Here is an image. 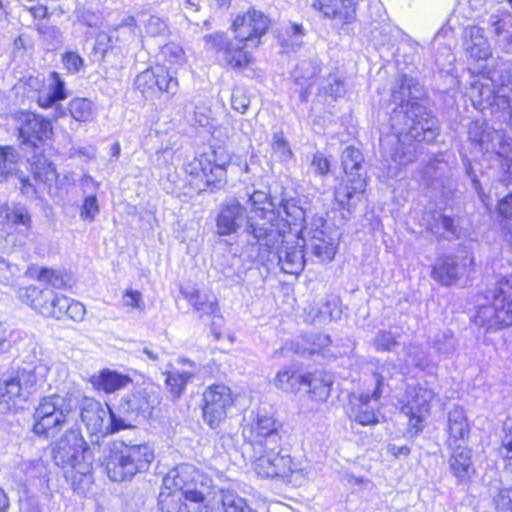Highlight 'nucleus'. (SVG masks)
I'll return each instance as SVG.
<instances>
[{
  "instance_id": "obj_1",
  "label": "nucleus",
  "mask_w": 512,
  "mask_h": 512,
  "mask_svg": "<svg viewBox=\"0 0 512 512\" xmlns=\"http://www.w3.org/2000/svg\"><path fill=\"white\" fill-rule=\"evenodd\" d=\"M422 94L419 83L407 75L397 78L390 89L392 132L380 137L382 163L390 176L416 159L414 142L431 143L438 135L436 118L418 102Z\"/></svg>"
},
{
  "instance_id": "obj_2",
  "label": "nucleus",
  "mask_w": 512,
  "mask_h": 512,
  "mask_svg": "<svg viewBox=\"0 0 512 512\" xmlns=\"http://www.w3.org/2000/svg\"><path fill=\"white\" fill-rule=\"evenodd\" d=\"M274 204L266 191L254 190L248 193L246 206L238 199L227 200L221 207L217 217V232L220 235L235 233L244 223L245 231L255 244L274 246L280 236L281 228H275Z\"/></svg>"
},
{
  "instance_id": "obj_3",
  "label": "nucleus",
  "mask_w": 512,
  "mask_h": 512,
  "mask_svg": "<svg viewBox=\"0 0 512 512\" xmlns=\"http://www.w3.org/2000/svg\"><path fill=\"white\" fill-rule=\"evenodd\" d=\"M269 24L270 20L263 12L251 8L233 21L235 41L227 39L222 33H214L204 36L205 47L218 53L230 67H245L251 61V55L245 49L259 46Z\"/></svg>"
},
{
  "instance_id": "obj_4",
  "label": "nucleus",
  "mask_w": 512,
  "mask_h": 512,
  "mask_svg": "<svg viewBox=\"0 0 512 512\" xmlns=\"http://www.w3.org/2000/svg\"><path fill=\"white\" fill-rule=\"evenodd\" d=\"M50 449L53 462L65 471L74 490H84L92 483L93 457L80 429L66 430Z\"/></svg>"
},
{
  "instance_id": "obj_5",
  "label": "nucleus",
  "mask_w": 512,
  "mask_h": 512,
  "mask_svg": "<svg viewBox=\"0 0 512 512\" xmlns=\"http://www.w3.org/2000/svg\"><path fill=\"white\" fill-rule=\"evenodd\" d=\"M154 459L155 451L147 443L113 441L106 447L102 464L112 481L123 482L148 471Z\"/></svg>"
},
{
  "instance_id": "obj_6",
  "label": "nucleus",
  "mask_w": 512,
  "mask_h": 512,
  "mask_svg": "<svg viewBox=\"0 0 512 512\" xmlns=\"http://www.w3.org/2000/svg\"><path fill=\"white\" fill-rule=\"evenodd\" d=\"M266 449V452H253V469L261 477L287 478L294 485H302L314 477L315 472L309 464H296L288 454Z\"/></svg>"
},
{
  "instance_id": "obj_7",
  "label": "nucleus",
  "mask_w": 512,
  "mask_h": 512,
  "mask_svg": "<svg viewBox=\"0 0 512 512\" xmlns=\"http://www.w3.org/2000/svg\"><path fill=\"white\" fill-rule=\"evenodd\" d=\"M491 303L479 306L474 323L487 332L512 325V274L499 280L489 292Z\"/></svg>"
},
{
  "instance_id": "obj_8",
  "label": "nucleus",
  "mask_w": 512,
  "mask_h": 512,
  "mask_svg": "<svg viewBox=\"0 0 512 512\" xmlns=\"http://www.w3.org/2000/svg\"><path fill=\"white\" fill-rule=\"evenodd\" d=\"M75 408L74 400L68 396L53 394L41 398L33 415V432L45 438L54 436L75 416Z\"/></svg>"
},
{
  "instance_id": "obj_9",
  "label": "nucleus",
  "mask_w": 512,
  "mask_h": 512,
  "mask_svg": "<svg viewBox=\"0 0 512 512\" xmlns=\"http://www.w3.org/2000/svg\"><path fill=\"white\" fill-rule=\"evenodd\" d=\"M207 480L204 475L191 464H180L171 469L163 478L161 491H169L171 494L180 493L194 504H202L205 500L204 492L199 489L205 485Z\"/></svg>"
},
{
  "instance_id": "obj_10",
  "label": "nucleus",
  "mask_w": 512,
  "mask_h": 512,
  "mask_svg": "<svg viewBox=\"0 0 512 512\" xmlns=\"http://www.w3.org/2000/svg\"><path fill=\"white\" fill-rule=\"evenodd\" d=\"M302 241L320 262H330L334 259L339 234L327 225L323 217L315 216L311 222L301 230Z\"/></svg>"
},
{
  "instance_id": "obj_11",
  "label": "nucleus",
  "mask_w": 512,
  "mask_h": 512,
  "mask_svg": "<svg viewBox=\"0 0 512 512\" xmlns=\"http://www.w3.org/2000/svg\"><path fill=\"white\" fill-rule=\"evenodd\" d=\"M228 159H219L217 153L204 154L185 165L186 173L199 180V190L210 189L211 191L223 188L227 182L226 165Z\"/></svg>"
},
{
  "instance_id": "obj_12",
  "label": "nucleus",
  "mask_w": 512,
  "mask_h": 512,
  "mask_svg": "<svg viewBox=\"0 0 512 512\" xmlns=\"http://www.w3.org/2000/svg\"><path fill=\"white\" fill-rule=\"evenodd\" d=\"M509 83V76L498 86L492 77L482 75L471 83L468 94L478 110L496 108L504 111L509 108Z\"/></svg>"
},
{
  "instance_id": "obj_13",
  "label": "nucleus",
  "mask_w": 512,
  "mask_h": 512,
  "mask_svg": "<svg viewBox=\"0 0 512 512\" xmlns=\"http://www.w3.org/2000/svg\"><path fill=\"white\" fill-rule=\"evenodd\" d=\"M159 403V392L154 388L136 389L121 398L116 413L125 420L126 428H130L131 422H139L151 417Z\"/></svg>"
},
{
  "instance_id": "obj_14",
  "label": "nucleus",
  "mask_w": 512,
  "mask_h": 512,
  "mask_svg": "<svg viewBox=\"0 0 512 512\" xmlns=\"http://www.w3.org/2000/svg\"><path fill=\"white\" fill-rule=\"evenodd\" d=\"M81 420L93 434H113L126 429L125 420L121 419L107 404L88 399L81 409Z\"/></svg>"
},
{
  "instance_id": "obj_15",
  "label": "nucleus",
  "mask_w": 512,
  "mask_h": 512,
  "mask_svg": "<svg viewBox=\"0 0 512 512\" xmlns=\"http://www.w3.org/2000/svg\"><path fill=\"white\" fill-rule=\"evenodd\" d=\"M36 383L33 371L18 370L0 379V413L17 409L27 400L30 389Z\"/></svg>"
},
{
  "instance_id": "obj_16",
  "label": "nucleus",
  "mask_w": 512,
  "mask_h": 512,
  "mask_svg": "<svg viewBox=\"0 0 512 512\" xmlns=\"http://www.w3.org/2000/svg\"><path fill=\"white\" fill-rule=\"evenodd\" d=\"M242 435L253 452H266V449L280 446L276 422L267 413L258 412L256 418L243 427Z\"/></svg>"
},
{
  "instance_id": "obj_17",
  "label": "nucleus",
  "mask_w": 512,
  "mask_h": 512,
  "mask_svg": "<svg viewBox=\"0 0 512 512\" xmlns=\"http://www.w3.org/2000/svg\"><path fill=\"white\" fill-rule=\"evenodd\" d=\"M135 87L146 98H153L160 94H165L170 98L177 93L179 82L164 66L156 65L137 75Z\"/></svg>"
},
{
  "instance_id": "obj_18",
  "label": "nucleus",
  "mask_w": 512,
  "mask_h": 512,
  "mask_svg": "<svg viewBox=\"0 0 512 512\" xmlns=\"http://www.w3.org/2000/svg\"><path fill=\"white\" fill-rule=\"evenodd\" d=\"M24 86L28 96L34 98L42 108L52 107L67 97L64 82L56 72H50L47 77L42 74L29 76Z\"/></svg>"
},
{
  "instance_id": "obj_19",
  "label": "nucleus",
  "mask_w": 512,
  "mask_h": 512,
  "mask_svg": "<svg viewBox=\"0 0 512 512\" xmlns=\"http://www.w3.org/2000/svg\"><path fill=\"white\" fill-rule=\"evenodd\" d=\"M204 421L216 429L226 419L228 411L234 404V398L229 387L223 384L212 385L203 393Z\"/></svg>"
},
{
  "instance_id": "obj_20",
  "label": "nucleus",
  "mask_w": 512,
  "mask_h": 512,
  "mask_svg": "<svg viewBox=\"0 0 512 512\" xmlns=\"http://www.w3.org/2000/svg\"><path fill=\"white\" fill-rule=\"evenodd\" d=\"M277 258L278 265L286 274L298 275L304 268L305 258L303 244L297 238V234L288 232L281 236L274 246H264Z\"/></svg>"
},
{
  "instance_id": "obj_21",
  "label": "nucleus",
  "mask_w": 512,
  "mask_h": 512,
  "mask_svg": "<svg viewBox=\"0 0 512 512\" xmlns=\"http://www.w3.org/2000/svg\"><path fill=\"white\" fill-rule=\"evenodd\" d=\"M433 390L417 386L411 392V399L403 406L402 412L408 417L409 432L418 434L424 428V421L430 411V403L434 399Z\"/></svg>"
},
{
  "instance_id": "obj_22",
  "label": "nucleus",
  "mask_w": 512,
  "mask_h": 512,
  "mask_svg": "<svg viewBox=\"0 0 512 512\" xmlns=\"http://www.w3.org/2000/svg\"><path fill=\"white\" fill-rule=\"evenodd\" d=\"M473 258L468 255L454 256L447 255L438 258L433 266L432 278L441 285L450 286L454 284L459 277L467 274L471 270Z\"/></svg>"
},
{
  "instance_id": "obj_23",
  "label": "nucleus",
  "mask_w": 512,
  "mask_h": 512,
  "mask_svg": "<svg viewBox=\"0 0 512 512\" xmlns=\"http://www.w3.org/2000/svg\"><path fill=\"white\" fill-rule=\"evenodd\" d=\"M376 389L372 395L361 394L350 396V417L357 423L363 426L375 425L379 423V414L376 412L374 405L371 401L375 402L381 396V386L383 383V377L381 375H375Z\"/></svg>"
},
{
  "instance_id": "obj_24",
  "label": "nucleus",
  "mask_w": 512,
  "mask_h": 512,
  "mask_svg": "<svg viewBox=\"0 0 512 512\" xmlns=\"http://www.w3.org/2000/svg\"><path fill=\"white\" fill-rule=\"evenodd\" d=\"M303 203L300 198H289L281 201V208L286 218H279V215L275 213V220H273L275 224L274 227L281 228L282 230L275 244L279 241L281 236L288 235V232H292L293 227V234L301 233V230H304L305 226H303V224L305 222L306 209Z\"/></svg>"
},
{
  "instance_id": "obj_25",
  "label": "nucleus",
  "mask_w": 512,
  "mask_h": 512,
  "mask_svg": "<svg viewBox=\"0 0 512 512\" xmlns=\"http://www.w3.org/2000/svg\"><path fill=\"white\" fill-rule=\"evenodd\" d=\"M19 136L24 143L37 146L52 135L51 122L32 112H21L18 116Z\"/></svg>"
},
{
  "instance_id": "obj_26",
  "label": "nucleus",
  "mask_w": 512,
  "mask_h": 512,
  "mask_svg": "<svg viewBox=\"0 0 512 512\" xmlns=\"http://www.w3.org/2000/svg\"><path fill=\"white\" fill-rule=\"evenodd\" d=\"M506 15V11L497 8L494 13L483 18L482 23L487 25L495 46L504 53L512 54V22L505 20Z\"/></svg>"
},
{
  "instance_id": "obj_27",
  "label": "nucleus",
  "mask_w": 512,
  "mask_h": 512,
  "mask_svg": "<svg viewBox=\"0 0 512 512\" xmlns=\"http://www.w3.org/2000/svg\"><path fill=\"white\" fill-rule=\"evenodd\" d=\"M312 6L323 17L341 24L352 22L356 14L353 0H314Z\"/></svg>"
},
{
  "instance_id": "obj_28",
  "label": "nucleus",
  "mask_w": 512,
  "mask_h": 512,
  "mask_svg": "<svg viewBox=\"0 0 512 512\" xmlns=\"http://www.w3.org/2000/svg\"><path fill=\"white\" fill-rule=\"evenodd\" d=\"M365 189V177H352L336 187L334 199L341 209L351 212L361 201Z\"/></svg>"
},
{
  "instance_id": "obj_29",
  "label": "nucleus",
  "mask_w": 512,
  "mask_h": 512,
  "mask_svg": "<svg viewBox=\"0 0 512 512\" xmlns=\"http://www.w3.org/2000/svg\"><path fill=\"white\" fill-rule=\"evenodd\" d=\"M462 45L466 54L475 60H485L492 55L490 43L482 27L465 28Z\"/></svg>"
},
{
  "instance_id": "obj_30",
  "label": "nucleus",
  "mask_w": 512,
  "mask_h": 512,
  "mask_svg": "<svg viewBox=\"0 0 512 512\" xmlns=\"http://www.w3.org/2000/svg\"><path fill=\"white\" fill-rule=\"evenodd\" d=\"M452 453L449 458L451 473L459 483H466L475 473L472 462V450L462 444L448 447Z\"/></svg>"
},
{
  "instance_id": "obj_31",
  "label": "nucleus",
  "mask_w": 512,
  "mask_h": 512,
  "mask_svg": "<svg viewBox=\"0 0 512 512\" xmlns=\"http://www.w3.org/2000/svg\"><path fill=\"white\" fill-rule=\"evenodd\" d=\"M446 431L448 433V447H455V445L462 444L468 440L470 425L463 408L455 406L448 412Z\"/></svg>"
},
{
  "instance_id": "obj_32",
  "label": "nucleus",
  "mask_w": 512,
  "mask_h": 512,
  "mask_svg": "<svg viewBox=\"0 0 512 512\" xmlns=\"http://www.w3.org/2000/svg\"><path fill=\"white\" fill-rule=\"evenodd\" d=\"M492 143L486 146V152L497 156L501 170L508 174L506 180L512 179V139H506L501 131L492 132Z\"/></svg>"
},
{
  "instance_id": "obj_33",
  "label": "nucleus",
  "mask_w": 512,
  "mask_h": 512,
  "mask_svg": "<svg viewBox=\"0 0 512 512\" xmlns=\"http://www.w3.org/2000/svg\"><path fill=\"white\" fill-rule=\"evenodd\" d=\"M131 381L129 376L109 369L102 370L99 375L93 376L92 378L94 387L106 393H114L117 390L125 388Z\"/></svg>"
},
{
  "instance_id": "obj_34",
  "label": "nucleus",
  "mask_w": 512,
  "mask_h": 512,
  "mask_svg": "<svg viewBox=\"0 0 512 512\" xmlns=\"http://www.w3.org/2000/svg\"><path fill=\"white\" fill-rule=\"evenodd\" d=\"M184 297L201 314L216 315L219 311L218 300L211 292L199 291L197 289L183 290Z\"/></svg>"
},
{
  "instance_id": "obj_35",
  "label": "nucleus",
  "mask_w": 512,
  "mask_h": 512,
  "mask_svg": "<svg viewBox=\"0 0 512 512\" xmlns=\"http://www.w3.org/2000/svg\"><path fill=\"white\" fill-rule=\"evenodd\" d=\"M333 380L331 376L322 373L307 374L304 385H307L308 394L311 400L326 402L330 396Z\"/></svg>"
},
{
  "instance_id": "obj_36",
  "label": "nucleus",
  "mask_w": 512,
  "mask_h": 512,
  "mask_svg": "<svg viewBox=\"0 0 512 512\" xmlns=\"http://www.w3.org/2000/svg\"><path fill=\"white\" fill-rule=\"evenodd\" d=\"M180 493L171 494L169 491H160L158 506L161 512H202L201 504L183 502Z\"/></svg>"
},
{
  "instance_id": "obj_37",
  "label": "nucleus",
  "mask_w": 512,
  "mask_h": 512,
  "mask_svg": "<svg viewBox=\"0 0 512 512\" xmlns=\"http://www.w3.org/2000/svg\"><path fill=\"white\" fill-rule=\"evenodd\" d=\"M363 155L361 151L353 146L346 147L341 154V164L346 175V179L352 177H365L366 172L363 167Z\"/></svg>"
},
{
  "instance_id": "obj_38",
  "label": "nucleus",
  "mask_w": 512,
  "mask_h": 512,
  "mask_svg": "<svg viewBox=\"0 0 512 512\" xmlns=\"http://www.w3.org/2000/svg\"><path fill=\"white\" fill-rule=\"evenodd\" d=\"M402 36V31L390 23L377 22L371 29V39L375 46L394 47Z\"/></svg>"
},
{
  "instance_id": "obj_39",
  "label": "nucleus",
  "mask_w": 512,
  "mask_h": 512,
  "mask_svg": "<svg viewBox=\"0 0 512 512\" xmlns=\"http://www.w3.org/2000/svg\"><path fill=\"white\" fill-rule=\"evenodd\" d=\"M320 71L319 67L312 61H302L294 71L293 77L296 84L305 86L300 91V98L305 101L308 94V89L311 86L309 82Z\"/></svg>"
},
{
  "instance_id": "obj_40",
  "label": "nucleus",
  "mask_w": 512,
  "mask_h": 512,
  "mask_svg": "<svg viewBox=\"0 0 512 512\" xmlns=\"http://www.w3.org/2000/svg\"><path fill=\"white\" fill-rule=\"evenodd\" d=\"M307 374H299L292 369H284L277 373L274 384L284 392H296L304 385Z\"/></svg>"
},
{
  "instance_id": "obj_41",
  "label": "nucleus",
  "mask_w": 512,
  "mask_h": 512,
  "mask_svg": "<svg viewBox=\"0 0 512 512\" xmlns=\"http://www.w3.org/2000/svg\"><path fill=\"white\" fill-rule=\"evenodd\" d=\"M408 365L414 366L421 371L433 374L436 370V364L429 358L427 352H425L418 345H409L406 350Z\"/></svg>"
},
{
  "instance_id": "obj_42",
  "label": "nucleus",
  "mask_w": 512,
  "mask_h": 512,
  "mask_svg": "<svg viewBox=\"0 0 512 512\" xmlns=\"http://www.w3.org/2000/svg\"><path fill=\"white\" fill-rule=\"evenodd\" d=\"M0 217H3L8 224L22 225L29 230L31 228V216L26 207L22 205H1Z\"/></svg>"
},
{
  "instance_id": "obj_43",
  "label": "nucleus",
  "mask_w": 512,
  "mask_h": 512,
  "mask_svg": "<svg viewBox=\"0 0 512 512\" xmlns=\"http://www.w3.org/2000/svg\"><path fill=\"white\" fill-rule=\"evenodd\" d=\"M49 292L50 289L48 288L41 289L39 287L30 285L19 289V297L24 303L41 314V307L46 305V302L49 298L47 294Z\"/></svg>"
},
{
  "instance_id": "obj_44",
  "label": "nucleus",
  "mask_w": 512,
  "mask_h": 512,
  "mask_svg": "<svg viewBox=\"0 0 512 512\" xmlns=\"http://www.w3.org/2000/svg\"><path fill=\"white\" fill-rule=\"evenodd\" d=\"M492 132H498V130L479 121L471 123L468 129L469 139L479 147L481 152H486V146L492 143Z\"/></svg>"
},
{
  "instance_id": "obj_45",
  "label": "nucleus",
  "mask_w": 512,
  "mask_h": 512,
  "mask_svg": "<svg viewBox=\"0 0 512 512\" xmlns=\"http://www.w3.org/2000/svg\"><path fill=\"white\" fill-rule=\"evenodd\" d=\"M220 501L225 512H256L244 498L230 489L220 490Z\"/></svg>"
},
{
  "instance_id": "obj_46",
  "label": "nucleus",
  "mask_w": 512,
  "mask_h": 512,
  "mask_svg": "<svg viewBox=\"0 0 512 512\" xmlns=\"http://www.w3.org/2000/svg\"><path fill=\"white\" fill-rule=\"evenodd\" d=\"M31 172L37 181L47 183L56 179V169L44 156H37L31 163Z\"/></svg>"
},
{
  "instance_id": "obj_47",
  "label": "nucleus",
  "mask_w": 512,
  "mask_h": 512,
  "mask_svg": "<svg viewBox=\"0 0 512 512\" xmlns=\"http://www.w3.org/2000/svg\"><path fill=\"white\" fill-rule=\"evenodd\" d=\"M193 376L194 370L182 371L175 369L169 371L166 377V384L173 396L179 397Z\"/></svg>"
},
{
  "instance_id": "obj_48",
  "label": "nucleus",
  "mask_w": 512,
  "mask_h": 512,
  "mask_svg": "<svg viewBox=\"0 0 512 512\" xmlns=\"http://www.w3.org/2000/svg\"><path fill=\"white\" fill-rule=\"evenodd\" d=\"M47 296L49 298L46 305L41 307V315L61 319L64 316V306L66 305L67 296L55 293L51 289Z\"/></svg>"
},
{
  "instance_id": "obj_49",
  "label": "nucleus",
  "mask_w": 512,
  "mask_h": 512,
  "mask_svg": "<svg viewBox=\"0 0 512 512\" xmlns=\"http://www.w3.org/2000/svg\"><path fill=\"white\" fill-rule=\"evenodd\" d=\"M19 154L10 147H0V175L7 176L17 170Z\"/></svg>"
},
{
  "instance_id": "obj_50",
  "label": "nucleus",
  "mask_w": 512,
  "mask_h": 512,
  "mask_svg": "<svg viewBox=\"0 0 512 512\" xmlns=\"http://www.w3.org/2000/svg\"><path fill=\"white\" fill-rule=\"evenodd\" d=\"M433 347L444 356H451L456 350V342L450 330H445L437 334L433 340Z\"/></svg>"
},
{
  "instance_id": "obj_51",
  "label": "nucleus",
  "mask_w": 512,
  "mask_h": 512,
  "mask_svg": "<svg viewBox=\"0 0 512 512\" xmlns=\"http://www.w3.org/2000/svg\"><path fill=\"white\" fill-rule=\"evenodd\" d=\"M69 111L77 121H87L92 115V102L86 98H76L70 101Z\"/></svg>"
},
{
  "instance_id": "obj_52",
  "label": "nucleus",
  "mask_w": 512,
  "mask_h": 512,
  "mask_svg": "<svg viewBox=\"0 0 512 512\" xmlns=\"http://www.w3.org/2000/svg\"><path fill=\"white\" fill-rule=\"evenodd\" d=\"M271 147L274 154L282 162H287L293 157L289 143L281 131L273 134Z\"/></svg>"
},
{
  "instance_id": "obj_53",
  "label": "nucleus",
  "mask_w": 512,
  "mask_h": 512,
  "mask_svg": "<svg viewBox=\"0 0 512 512\" xmlns=\"http://www.w3.org/2000/svg\"><path fill=\"white\" fill-rule=\"evenodd\" d=\"M36 278L55 289H62L66 286L64 275L60 271L50 268H40Z\"/></svg>"
},
{
  "instance_id": "obj_54",
  "label": "nucleus",
  "mask_w": 512,
  "mask_h": 512,
  "mask_svg": "<svg viewBox=\"0 0 512 512\" xmlns=\"http://www.w3.org/2000/svg\"><path fill=\"white\" fill-rule=\"evenodd\" d=\"M100 212L98 199L95 195L87 196L80 208V217L83 221L93 222Z\"/></svg>"
},
{
  "instance_id": "obj_55",
  "label": "nucleus",
  "mask_w": 512,
  "mask_h": 512,
  "mask_svg": "<svg viewBox=\"0 0 512 512\" xmlns=\"http://www.w3.org/2000/svg\"><path fill=\"white\" fill-rule=\"evenodd\" d=\"M373 344L377 351H391L398 345L397 337L390 331L379 330L376 333Z\"/></svg>"
},
{
  "instance_id": "obj_56",
  "label": "nucleus",
  "mask_w": 512,
  "mask_h": 512,
  "mask_svg": "<svg viewBox=\"0 0 512 512\" xmlns=\"http://www.w3.org/2000/svg\"><path fill=\"white\" fill-rule=\"evenodd\" d=\"M86 314L85 306L69 297H66V305L64 306V315L75 322H81Z\"/></svg>"
},
{
  "instance_id": "obj_57",
  "label": "nucleus",
  "mask_w": 512,
  "mask_h": 512,
  "mask_svg": "<svg viewBox=\"0 0 512 512\" xmlns=\"http://www.w3.org/2000/svg\"><path fill=\"white\" fill-rule=\"evenodd\" d=\"M226 261L229 263L222 267L223 275L230 279L240 278L243 274V269L240 267L242 262L241 257L236 256L235 254H229Z\"/></svg>"
},
{
  "instance_id": "obj_58",
  "label": "nucleus",
  "mask_w": 512,
  "mask_h": 512,
  "mask_svg": "<svg viewBox=\"0 0 512 512\" xmlns=\"http://www.w3.org/2000/svg\"><path fill=\"white\" fill-rule=\"evenodd\" d=\"M162 54L172 64H181L185 61V52L181 46L175 43L166 44L162 48Z\"/></svg>"
},
{
  "instance_id": "obj_59",
  "label": "nucleus",
  "mask_w": 512,
  "mask_h": 512,
  "mask_svg": "<svg viewBox=\"0 0 512 512\" xmlns=\"http://www.w3.org/2000/svg\"><path fill=\"white\" fill-rule=\"evenodd\" d=\"M75 14L78 21L89 27H98L101 23V18L96 12L82 6L76 8Z\"/></svg>"
},
{
  "instance_id": "obj_60",
  "label": "nucleus",
  "mask_w": 512,
  "mask_h": 512,
  "mask_svg": "<svg viewBox=\"0 0 512 512\" xmlns=\"http://www.w3.org/2000/svg\"><path fill=\"white\" fill-rule=\"evenodd\" d=\"M145 30L152 36L163 35L167 31V24L158 16H150L145 24Z\"/></svg>"
},
{
  "instance_id": "obj_61",
  "label": "nucleus",
  "mask_w": 512,
  "mask_h": 512,
  "mask_svg": "<svg viewBox=\"0 0 512 512\" xmlns=\"http://www.w3.org/2000/svg\"><path fill=\"white\" fill-rule=\"evenodd\" d=\"M124 305L131 308L143 310L144 302L141 292L127 290L123 296Z\"/></svg>"
},
{
  "instance_id": "obj_62",
  "label": "nucleus",
  "mask_w": 512,
  "mask_h": 512,
  "mask_svg": "<svg viewBox=\"0 0 512 512\" xmlns=\"http://www.w3.org/2000/svg\"><path fill=\"white\" fill-rule=\"evenodd\" d=\"M499 454L504 459L506 467L512 471V438H502Z\"/></svg>"
},
{
  "instance_id": "obj_63",
  "label": "nucleus",
  "mask_w": 512,
  "mask_h": 512,
  "mask_svg": "<svg viewBox=\"0 0 512 512\" xmlns=\"http://www.w3.org/2000/svg\"><path fill=\"white\" fill-rule=\"evenodd\" d=\"M63 62L65 67L73 73L78 72L83 65V59L74 52L66 53L63 57Z\"/></svg>"
},
{
  "instance_id": "obj_64",
  "label": "nucleus",
  "mask_w": 512,
  "mask_h": 512,
  "mask_svg": "<svg viewBox=\"0 0 512 512\" xmlns=\"http://www.w3.org/2000/svg\"><path fill=\"white\" fill-rule=\"evenodd\" d=\"M497 512H510L512 510V499L507 491H501L495 499Z\"/></svg>"
}]
</instances>
